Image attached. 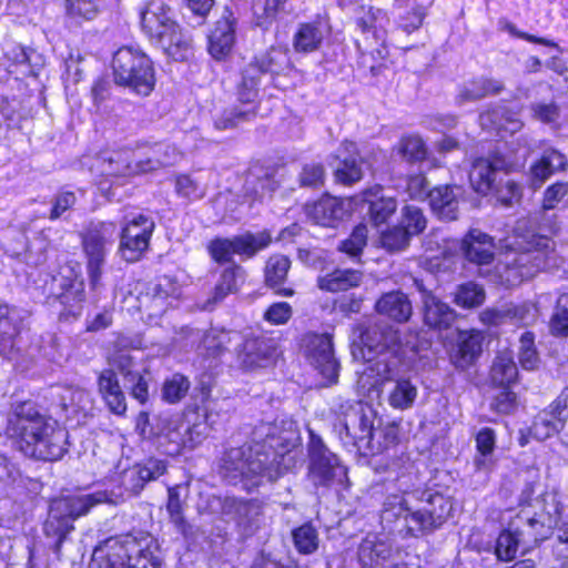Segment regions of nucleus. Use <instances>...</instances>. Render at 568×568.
Here are the masks:
<instances>
[{"mask_svg":"<svg viewBox=\"0 0 568 568\" xmlns=\"http://www.w3.org/2000/svg\"><path fill=\"white\" fill-rule=\"evenodd\" d=\"M276 432V425L262 424L253 433L254 446L227 450L221 466L225 480L232 485L242 484L244 489L251 490L264 480L278 479L283 475L281 460L284 457L275 453L280 445Z\"/></svg>","mask_w":568,"mask_h":568,"instance_id":"f257e3e1","label":"nucleus"},{"mask_svg":"<svg viewBox=\"0 0 568 568\" xmlns=\"http://www.w3.org/2000/svg\"><path fill=\"white\" fill-rule=\"evenodd\" d=\"M8 434L17 438L26 455L55 462L68 452V432L41 413L32 402L17 404L8 418Z\"/></svg>","mask_w":568,"mask_h":568,"instance_id":"f03ea898","label":"nucleus"},{"mask_svg":"<svg viewBox=\"0 0 568 568\" xmlns=\"http://www.w3.org/2000/svg\"><path fill=\"white\" fill-rule=\"evenodd\" d=\"M8 434L17 438L26 455L55 462L68 452V432L41 413L32 402L17 404L8 418Z\"/></svg>","mask_w":568,"mask_h":568,"instance_id":"7ed1b4c3","label":"nucleus"},{"mask_svg":"<svg viewBox=\"0 0 568 568\" xmlns=\"http://www.w3.org/2000/svg\"><path fill=\"white\" fill-rule=\"evenodd\" d=\"M121 491L98 489L90 494L68 495L53 499L43 526L47 537L55 539L53 551L60 552L67 536L74 529L73 521L85 516L100 504H118Z\"/></svg>","mask_w":568,"mask_h":568,"instance_id":"20e7f679","label":"nucleus"},{"mask_svg":"<svg viewBox=\"0 0 568 568\" xmlns=\"http://www.w3.org/2000/svg\"><path fill=\"white\" fill-rule=\"evenodd\" d=\"M361 342L367 354V362L382 381H393L399 373V366L406 353L398 329L388 325H374L361 335Z\"/></svg>","mask_w":568,"mask_h":568,"instance_id":"39448f33","label":"nucleus"},{"mask_svg":"<svg viewBox=\"0 0 568 568\" xmlns=\"http://www.w3.org/2000/svg\"><path fill=\"white\" fill-rule=\"evenodd\" d=\"M144 29L150 40L174 61H185L192 54L191 38L171 18L165 0H150L144 9Z\"/></svg>","mask_w":568,"mask_h":568,"instance_id":"423d86ee","label":"nucleus"},{"mask_svg":"<svg viewBox=\"0 0 568 568\" xmlns=\"http://www.w3.org/2000/svg\"><path fill=\"white\" fill-rule=\"evenodd\" d=\"M151 433L159 438L160 445L165 443L174 445L165 448L170 455L179 454L182 447L193 448L209 434L205 416L199 412L190 410L183 417L161 415L151 425Z\"/></svg>","mask_w":568,"mask_h":568,"instance_id":"0eeeda50","label":"nucleus"},{"mask_svg":"<svg viewBox=\"0 0 568 568\" xmlns=\"http://www.w3.org/2000/svg\"><path fill=\"white\" fill-rule=\"evenodd\" d=\"M549 243L546 237H534L527 250L507 252L495 267V281L507 287L516 286L547 267L545 250L549 247Z\"/></svg>","mask_w":568,"mask_h":568,"instance_id":"6e6552de","label":"nucleus"},{"mask_svg":"<svg viewBox=\"0 0 568 568\" xmlns=\"http://www.w3.org/2000/svg\"><path fill=\"white\" fill-rule=\"evenodd\" d=\"M290 65L287 51L272 47L266 52L255 57L243 70L242 80L237 89V98L241 103L256 102L258 84L262 74H278Z\"/></svg>","mask_w":568,"mask_h":568,"instance_id":"1a4fd4ad","label":"nucleus"},{"mask_svg":"<svg viewBox=\"0 0 568 568\" xmlns=\"http://www.w3.org/2000/svg\"><path fill=\"white\" fill-rule=\"evenodd\" d=\"M141 558L142 545L136 537H112L94 548L89 568H141Z\"/></svg>","mask_w":568,"mask_h":568,"instance_id":"9d476101","label":"nucleus"},{"mask_svg":"<svg viewBox=\"0 0 568 568\" xmlns=\"http://www.w3.org/2000/svg\"><path fill=\"white\" fill-rule=\"evenodd\" d=\"M272 241L270 233L246 232L232 239L215 237L207 244L210 256L216 263L232 261L234 254L246 258L253 257L258 251L267 247Z\"/></svg>","mask_w":568,"mask_h":568,"instance_id":"9b49d317","label":"nucleus"},{"mask_svg":"<svg viewBox=\"0 0 568 568\" xmlns=\"http://www.w3.org/2000/svg\"><path fill=\"white\" fill-rule=\"evenodd\" d=\"M308 478L315 486H329L342 481L346 469L337 456L328 450L320 437L311 435Z\"/></svg>","mask_w":568,"mask_h":568,"instance_id":"f8f14e48","label":"nucleus"},{"mask_svg":"<svg viewBox=\"0 0 568 568\" xmlns=\"http://www.w3.org/2000/svg\"><path fill=\"white\" fill-rule=\"evenodd\" d=\"M374 420L375 414L373 409L357 403L345 413L344 419L337 427H339V433L345 430L346 437H348L358 449H373Z\"/></svg>","mask_w":568,"mask_h":568,"instance_id":"ddd939ff","label":"nucleus"},{"mask_svg":"<svg viewBox=\"0 0 568 568\" xmlns=\"http://www.w3.org/2000/svg\"><path fill=\"white\" fill-rule=\"evenodd\" d=\"M303 343L312 364L328 382H336L339 364L334 355L332 336L310 333L304 336Z\"/></svg>","mask_w":568,"mask_h":568,"instance_id":"4468645a","label":"nucleus"},{"mask_svg":"<svg viewBox=\"0 0 568 568\" xmlns=\"http://www.w3.org/2000/svg\"><path fill=\"white\" fill-rule=\"evenodd\" d=\"M114 235L112 224L101 223L90 230L83 239V247L88 257V273L91 285L97 287L101 278V267L105 257V245Z\"/></svg>","mask_w":568,"mask_h":568,"instance_id":"2eb2a0df","label":"nucleus"},{"mask_svg":"<svg viewBox=\"0 0 568 568\" xmlns=\"http://www.w3.org/2000/svg\"><path fill=\"white\" fill-rule=\"evenodd\" d=\"M276 355V341L264 335L245 336L239 352L241 364L247 369L266 367L274 362Z\"/></svg>","mask_w":568,"mask_h":568,"instance_id":"dca6fc26","label":"nucleus"},{"mask_svg":"<svg viewBox=\"0 0 568 568\" xmlns=\"http://www.w3.org/2000/svg\"><path fill=\"white\" fill-rule=\"evenodd\" d=\"M536 317V307L529 303H506L484 310L479 318L485 325L498 326L505 323L528 325Z\"/></svg>","mask_w":568,"mask_h":568,"instance_id":"f3484780","label":"nucleus"},{"mask_svg":"<svg viewBox=\"0 0 568 568\" xmlns=\"http://www.w3.org/2000/svg\"><path fill=\"white\" fill-rule=\"evenodd\" d=\"M113 70L115 81L119 84L132 88L139 93L142 84L140 69L142 68V54L131 48H121L113 55Z\"/></svg>","mask_w":568,"mask_h":568,"instance_id":"a211bd4d","label":"nucleus"},{"mask_svg":"<svg viewBox=\"0 0 568 568\" xmlns=\"http://www.w3.org/2000/svg\"><path fill=\"white\" fill-rule=\"evenodd\" d=\"M452 509L453 506L448 498L438 493L432 494L427 499V506L415 510L410 527L418 531L438 527L449 517Z\"/></svg>","mask_w":568,"mask_h":568,"instance_id":"6ab92c4d","label":"nucleus"},{"mask_svg":"<svg viewBox=\"0 0 568 568\" xmlns=\"http://www.w3.org/2000/svg\"><path fill=\"white\" fill-rule=\"evenodd\" d=\"M362 199L368 205L367 215L375 226L387 223L397 211V199L386 194L382 185L365 189Z\"/></svg>","mask_w":568,"mask_h":568,"instance_id":"aec40b11","label":"nucleus"},{"mask_svg":"<svg viewBox=\"0 0 568 568\" xmlns=\"http://www.w3.org/2000/svg\"><path fill=\"white\" fill-rule=\"evenodd\" d=\"M506 170L508 168L504 159H478L469 173L470 183L476 192L486 194L495 190L497 183H501V179L498 176Z\"/></svg>","mask_w":568,"mask_h":568,"instance_id":"412c9836","label":"nucleus"},{"mask_svg":"<svg viewBox=\"0 0 568 568\" xmlns=\"http://www.w3.org/2000/svg\"><path fill=\"white\" fill-rule=\"evenodd\" d=\"M545 516L537 514L534 505L521 506L519 511L508 521V528L519 534L523 539L537 542L547 534Z\"/></svg>","mask_w":568,"mask_h":568,"instance_id":"4be33fe9","label":"nucleus"},{"mask_svg":"<svg viewBox=\"0 0 568 568\" xmlns=\"http://www.w3.org/2000/svg\"><path fill=\"white\" fill-rule=\"evenodd\" d=\"M54 282H58V285L61 288V292L52 297L53 302L58 301L62 306L60 316L65 320L69 317L77 318L82 312V304L84 301L83 281L61 277L54 278Z\"/></svg>","mask_w":568,"mask_h":568,"instance_id":"5701e85b","label":"nucleus"},{"mask_svg":"<svg viewBox=\"0 0 568 568\" xmlns=\"http://www.w3.org/2000/svg\"><path fill=\"white\" fill-rule=\"evenodd\" d=\"M460 187L454 185H442L433 189L429 194V205L438 219L454 221L459 213Z\"/></svg>","mask_w":568,"mask_h":568,"instance_id":"b1692460","label":"nucleus"},{"mask_svg":"<svg viewBox=\"0 0 568 568\" xmlns=\"http://www.w3.org/2000/svg\"><path fill=\"white\" fill-rule=\"evenodd\" d=\"M424 322L436 329H446L456 318L455 311L433 292L422 290Z\"/></svg>","mask_w":568,"mask_h":568,"instance_id":"393cba45","label":"nucleus"},{"mask_svg":"<svg viewBox=\"0 0 568 568\" xmlns=\"http://www.w3.org/2000/svg\"><path fill=\"white\" fill-rule=\"evenodd\" d=\"M494 241L488 234L474 229L464 237L462 251L467 261L487 265L494 260Z\"/></svg>","mask_w":568,"mask_h":568,"instance_id":"a878e982","label":"nucleus"},{"mask_svg":"<svg viewBox=\"0 0 568 568\" xmlns=\"http://www.w3.org/2000/svg\"><path fill=\"white\" fill-rule=\"evenodd\" d=\"M566 156L555 149L544 151L541 158L529 168V184L532 189H539L555 172L565 171Z\"/></svg>","mask_w":568,"mask_h":568,"instance_id":"bb28decb","label":"nucleus"},{"mask_svg":"<svg viewBox=\"0 0 568 568\" xmlns=\"http://www.w3.org/2000/svg\"><path fill=\"white\" fill-rule=\"evenodd\" d=\"M386 469L394 475V480L397 481L398 489L403 494H408L419 484L418 468L406 453L392 456L386 464Z\"/></svg>","mask_w":568,"mask_h":568,"instance_id":"cd10ccee","label":"nucleus"},{"mask_svg":"<svg viewBox=\"0 0 568 568\" xmlns=\"http://www.w3.org/2000/svg\"><path fill=\"white\" fill-rule=\"evenodd\" d=\"M305 212L315 224L332 226L334 222L344 217L346 209L342 200L325 195L313 204H307Z\"/></svg>","mask_w":568,"mask_h":568,"instance_id":"c85d7f7f","label":"nucleus"},{"mask_svg":"<svg viewBox=\"0 0 568 568\" xmlns=\"http://www.w3.org/2000/svg\"><path fill=\"white\" fill-rule=\"evenodd\" d=\"M375 310L378 314L399 323L408 321L413 312L410 301L399 291L382 295L375 304Z\"/></svg>","mask_w":568,"mask_h":568,"instance_id":"c756f323","label":"nucleus"},{"mask_svg":"<svg viewBox=\"0 0 568 568\" xmlns=\"http://www.w3.org/2000/svg\"><path fill=\"white\" fill-rule=\"evenodd\" d=\"M326 32V26L322 21L300 24L293 37L294 50L300 53H310L318 50Z\"/></svg>","mask_w":568,"mask_h":568,"instance_id":"7c9ffc66","label":"nucleus"},{"mask_svg":"<svg viewBox=\"0 0 568 568\" xmlns=\"http://www.w3.org/2000/svg\"><path fill=\"white\" fill-rule=\"evenodd\" d=\"M101 171L105 175L130 176L140 172V161L131 150L111 152L102 159Z\"/></svg>","mask_w":568,"mask_h":568,"instance_id":"2f4dec72","label":"nucleus"},{"mask_svg":"<svg viewBox=\"0 0 568 568\" xmlns=\"http://www.w3.org/2000/svg\"><path fill=\"white\" fill-rule=\"evenodd\" d=\"M504 90V84L491 78L480 77L466 82L460 87L456 101L459 104L476 102L490 94H498Z\"/></svg>","mask_w":568,"mask_h":568,"instance_id":"473e14b6","label":"nucleus"},{"mask_svg":"<svg viewBox=\"0 0 568 568\" xmlns=\"http://www.w3.org/2000/svg\"><path fill=\"white\" fill-rule=\"evenodd\" d=\"M142 215L134 217L122 231L119 252L129 263L140 261L142 256Z\"/></svg>","mask_w":568,"mask_h":568,"instance_id":"72a5a7b5","label":"nucleus"},{"mask_svg":"<svg viewBox=\"0 0 568 568\" xmlns=\"http://www.w3.org/2000/svg\"><path fill=\"white\" fill-rule=\"evenodd\" d=\"M235 40L234 23L230 18H223L215 24L209 37V50L213 58L222 59L232 49Z\"/></svg>","mask_w":568,"mask_h":568,"instance_id":"f704fd0d","label":"nucleus"},{"mask_svg":"<svg viewBox=\"0 0 568 568\" xmlns=\"http://www.w3.org/2000/svg\"><path fill=\"white\" fill-rule=\"evenodd\" d=\"M18 335L17 311L9 305L0 303V355L8 356L12 353Z\"/></svg>","mask_w":568,"mask_h":568,"instance_id":"c9c22d12","label":"nucleus"},{"mask_svg":"<svg viewBox=\"0 0 568 568\" xmlns=\"http://www.w3.org/2000/svg\"><path fill=\"white\" fill-rule=\"evenodd\" d=\"M481 342L483 336L477 331L459 333L457 351L453 355L454 364L458 368H467L480 354Z\"/></svg>","mask_w":568,"mask_h":568,"instance_id":"e433bc0d","label":"nucleus"},{"mask_svg":"<svg viewBox=\"0 0 568 568\" xmlns=\"http://www.w3.org/2000/svg\"><path fill=\"white\" fill-rule=\"evenodd\" d=\"M99 390L110 410L115 414L125 412L124 395L120 388L116 375L112 369L103 371L99 377Z\"/></svg>","mask_w":568,"mask_h":568,"instance_id":"4c0bfd02","label":"nucleus"},{"mask_svg":"<svg viewBox=\"0 0 568 568\" xmlns=\"http://www.w3.org/2000/svg\"><path fill=\"white\" fill-rule=\"evenodd\" d=\"M362 282V273L355 270H335L329 274L320 276L317 285L327 292L347 291Z\"/></svg>","mask_w":568,"mask_h":568,"instance_id":"58836bf2","label":"nucleus"},{"mask_svg":"<svg viewBox=\"0 0 568 568\" xmlns=\"http://www.w3.org/2000/svg\"><path fill=\"white\" fill-rule=\"evenodd\" d=\"M404 495L390 494L386 497L383 509H382V520L386 523H392L397 519H404L407 529L414 534L418 531L417 529H413L410 525H413L412 517L415 513L408 506L407 501L404 498Z\"/></svg>","mask_w":568,"mask_h":568,"instance_id":"ea45409f","label":"nucleus"},{"mask_svg":"<svg viewBox=\"0 0 568 568\" xmlns=\"http://www.w3.org/2000/svg\"><path fill=\"white\" fill-rule=\"evenodd\" d=\"M518 375L517 366L514 362L511 352H499L494 359L490 376L495 384L499 386H509L513 384Z\"/></svg>","mask_w":568,"mask_h":568,"instance_id":"a19ab883","label":"nucleus"},{"mask_svg":"<svg viewBox=\"0 0 568 568\" xmlns=\"http://www.w3.org/2000/svg\"><path fill=\"white\" fill-rule=\"evenodd\" d=\"M243 281L244 270L241 266L234 265L225 268L214 288L213 302L217 303L229 294L235 293Z\"/></svg>","mask_w":568,"mask_h":568,"instance_id":"79ce46f5","label":"nucleus"},{"mask_svg":"<svg viewBox=\"0 0 568 568\" xmlns=\"http://www.w3.org/2000/svg\"><path fill=\"white\" fill-rule=\"evenodd\" d=\"M417 397V388L409 379H396L388 394V404L396 409H407L412 407Z\"/></svg>","mask_w":568,"mask_h":568,"instance_id":"37998d69","label":"nucleus"},{"mask_svg":"<svg viewBox=\"0 0 568 568\" xmlns=\"http://www.w3.org/2000/svg\"><path fill=\"white\" fill-rule=\"evenodd\" d=\"M149 152L148 160L144 161V172L158 166L174 165L183 158L180 151L168 144H155Z\"/></svg>","mask_w":568,"mask_h":568,"instance_id":"c03bdc74","label":"nucleus"},{"mask_svg":"<svg viewBox=\"0 0 568 568\" xmlns=\"http://www.w3.org/2000/svg\"><path fill=\"white\" fill-rule=\"evenodd\" d=\"M525 542L530 541L523 539L519 534L507 527V529L499 534L496 540L495 554L500 560H513L518 552L519 546Z\"/></svg>","mask_w":568,"mask_h":568,"instance_id":"a18cd8bd","label":"nucleus"},{"mask_svg":"<svg viewBox=\"0 0 568 568\" xmlns=\"http://www.w3.org/2000/svg\"><path fill=\"white\" fill-rule=\"evenodd\" d=\"M291 261L285 255L271 256L265 265V282L268 286L276 288L285 281Z\"/></svg>","mask_w":568,"mask_h":568,"instance_id":"49530a36","label":"nucleus"},{"mask_svg":"<svg viewBox=\"0 0 568 568\" xmlns=\"http://www.w3.org/2000/svg\"><path fill=\"white\" fill-rule=\"evenodd\" d=\"M294 546L300 554L310 555L318 548V534L311 524H304L292 531Z\"/></svg>","mask_w":568,"mask_h":568,"instance_id":"de8ad7c7","label":"nucleus"},{"mask_svg":"<svg viewBox=\"0 0 568 568\" xmlns=\"http://www.w3.org/2000/svg\"><path fill=\"white\" fill-rule=\"evenodd\" d=\"M245 109H234L232 111L224 112L220 118L215 119L214 125L217 130H227L235 128L243 121H248L256 114V102L244 103Z\"/></svg>","mask_w":568,"mask_h":568,"instance_id":"09e8293b","label":"nucleus"},{"mask_svg":"<svg viewBox=\"0 0 568 568\" xmlns=\"http://www.w3.org/2000/svg\"><path fill=\"white\" fill-rule=\"evenodd\" d=\"M454 301L465 308L476 307L484 303L485 291L480 285L468 282L458 286Z\"/></svg>","mask_w":568,"mask_h":568,"instance_id":"8fccbe9b","label":"nucleus"},{"mask_svg":"<svg viewBox=\"0 0 568 568\" xmlns=\"http://www.w3.org/2000/svg\"><path fill=\"white\" fill-rule=\"evenodd\" d=\"M496 444V434L491 428L485 427L480 429L476 436V448L479 454L475 458L477 469L488 467V457L493 454Z\"/></svg>","mask_w":568,"mask_h":568,"instance_id":"3c124183","label":"nucleus"},{"mask_svg":"<svg viewBox=\"0 0 568 568\" xmlns=\"http://www.w3.org/2000/svg\"><path fill=\"white\" fill-rule=\"evenodd\" d=\"M110 363L118 367L124 376H132V381H135L133 395L140 398L142 396V375L138 372L134 373L133 368L135 364L129 352L122 351L112 355Z\"/></svg>","mask_w":568,"mask_h":568,"instance_id":"603ef678","label":"nucleus"},{"mask_svg":"<svg viewBox=\"0 0 568 568\" xmlns=\"http://www.w3.org/2000/svg\"><path fill=\"white\" fill-rule=\"evenodd\" d=\"M388 552L383 544L365 539L359 546L358 557L363 568H377L381 560L385 559Z\"/></svg>","mask_w":568,"mask_h":568,"instance_id":"864d4df0","label":"nucleus"},{"mask_svg":"<svg viewBox=\"0 0 568 568\" xmlns=\"http://www.w3.org/2000/svg\"><path fill=\"white\" fill-rule=\"evenodd\" d=\"M232 332L212 328L203 337L202 346L207 356H220L232 341Z\"/></svg>","mask_w":568,"mask_h":568,"instance_id":"5fc2aeb1","label":"nucleus"},{"mask_svg":"<svg viewBox=\"0 0 568 568\" xmlns=\"http://www.w3.org/2000/svg\"><path fill=\"white\" fill-rule=\"evenodd\" d=\"M558 419L554 413L542 412L538 414L530 427V434L538 440H545L558 430Z\"/></svg>","mask_w":568,"mask_h":568,"instance_id":"6e6d98bb","label":"nucleus"},{"mask_svg":"<svg viewBox=\"0 0 568 568\" xmlns=\"http://www.w3.org/2000/svg\"><path fill=\"white\" fill-rule=\"evenodd\" d=\"M427 225V220L423 211L414 205H407L403 209V219L400 227L407 232L409 239L413 235L420 234Z\"/></svg>","mask_w":568,"mask_h":568,"instance_id":"4d7b16f0","label":"nucleus"},{"mask_svg":"<svg viewBox=\"0 0 568 568\" xmlns=\"http://www.w3.org/2000/svg\"><path fill=\"white\" fill-rule=\"evenodd\" d=\"M189 389V379L181 374H174L171 378L164 382L162 396L168 403L175 404L186 395Z\"/></svg>","mask_w":568,"mask_h":568,"instance_id":"13d9d810","label":"nucleus"},{"mask_svg":"<svg viewBox=\"0 0 568 568\" xmlns=\"http://www.w3.org/2000/svg\"><path fill=\"white\" fill-rule=\"evenodd\" d=\"M101 0H65L67 13L77 20L93 19L100 7Z\"/></svg>","mask_w":568,"mask_h":568,"instance_id":"bf43d9fd","label":"nucleus"},{"mask_svg":"<svg viewBox=\"0 0 568 568\" xmlns=\"http://www.w3.org/2000/svg\"><path fill=\"white\" fill-rule=\"evenodd\" d=\"M550 331L555 335L568 336V293L561 294L550 320Z\"/></svg>","mask_w":568,"mask_h":568,"instance_id":"052dcab7","label":"nucleus"},{"mask_svg":"<svg viewBox=\"0 0 568 568\" xmlns=\"http://www.w3.org/2000/svg\"><path fill=\"white\" fill-rule=\"evenodd\" d=\"M519 363L524 369L532 371L538 366L539 358L535 348V337L530 332L521 335L519 341Z\"/></svg>","mask_w":568,"mask_h":568,"instance_id":"680f3d73","label":"nucleus"},{"mask_svg":"<svg viewBox=\"0 0 568 568\" xmlns=\"http://www.w3.org/2000/svg\"><path fill=\"white\" fill-rule=\"evenodd\" d=\"M399 153L409 162H419L426 158L427 149L419 136L410 135L400 140Z\"/></svg>","mask_w":568,"mask_h":568,"instance_id":"e2e57ef3","label":"nucleus"},{"mask_svg":"<svg viewBox=\"0 0 568 568\" xmlns=\"http://www.w3.org/2000/svg\"><path fill=\"white\" fill-rule=\"evenodd\" d=\"M336 180L344 184H353L363 178L362 161L351 155L343 160L335 172Z\"/></svg>","mask_w":568,"mask_h":568,"instance_id":"0e129e2a","label":"nucleus"},{"mask_svg":"<svg viewBox=\"0 0 568 568\" xmlns=\"http://www.w3.org/2000/svg\"><path fill=\"white\" fill-rule=\"evenodd\" d=\"M368 230L365 224H358L348 239L341 242L339 250L349 256H358L366 245Z\"/></svg>","mask_w":568,"mask_h":568,"instance_id":"69168bd1","label":"nucleus"},{"mask_svg":"<svg viewBox=\"0 0 568 568\" xmlns=\"http://www.w3.org/2000/svg\"><path fill=\"white\" fill-rule=\"evenodd\" d=\"M409 240L407 232L400 226L388 229L381 235L382 246L389 252L405 250L409 244Z\"/></svg>","mask_w":568,"mask_h":568,"instance_id":"338daca9","label":"nucleus"},{"mask_svg":"<svg viewBox=\"0 0 568 568\" xmlns=\"http://www.w3.org/2000/svg\"><path fill=\"white\" fill-rule=\"evenodd\" d=\"M568 195V182H555L546 187L542 194L541 209L542 211H551Z\"/></svg>","mask_w":568,"mask_h":568,"instance_id":"774afa93","label":"nucleus"}]
</instances>
